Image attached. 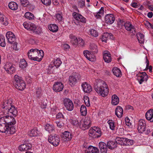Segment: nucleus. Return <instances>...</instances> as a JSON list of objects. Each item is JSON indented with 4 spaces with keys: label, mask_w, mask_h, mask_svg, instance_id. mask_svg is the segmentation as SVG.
I'll return each instance as SVG.
<instances>
[{
    "label": "nucleus",
    "mask_w": 153,
    "mask_h": 153,
    "mask_svg": "<svg viewBox=\"0 0 153 153\" xmlns=\"http://www.w3.org/2000/svg\"><path fill=\"white\" fill-rule=\"evenodd\" d=\"M95 91L103 97L107 96L109 92L108 85L104 82H99L94 86Z\"/></svg>",
    "instance_id": "obj_1"
},
{
    "label": "nucleus",
    "mask_w": 153,
    "mask_h": 153,
    "mask_svg": "<svg viewBox=\"0 0 153 153\" xmlns=\"http://www.w3.org/2000/svg\"><path fill=\"white\" fill-rule=\"evenodd\" d=\"M12 101L9 100L4 101L2 104V107L6 111L8 114L13 115L16 117L18 114V111L16 108L11 103Z\"/></svg>",
    "instance_id": "obj_2"
},
{
    "label": "nucleus",
    "mask_w": 153,
    "mask_h": 153,
    "mask_svg": "<svg viewBox=\"0 0 153 153\" xmlns=\"http://www.w3.org/2000/svg\"><path fill=\"white\" fill-rule=\"evenodd\" d=\"M13 83L14 86L17 89L22 91L26 87V84L22 78L17 75H16L14 77Z\"/></svg>",
    "instance_id": "obj_3"
},
{
    "label": "nucleus",
    "mask_w": 153,
    "mask_h": 153,
    "mask_svg": "<svg viewBox=\"0 0 153 153\" xmlns=\"http://www.w3.org/2000/svg\"><path fill=\"white\" fill-rule=\"evenodd\" d=\"M116 141L117 143L123 146L131 145L133 143V140L126 138L117 137Z\"/></svg>",
    "instance_id": "obj_4"
},
{
    "label": "nucleus",
    "mask_w": 153,
    "mask_h": 153,
    "mask_svg": "<svg viewBox=\"0 0 153 153\" xmlns=\"http://www.w3.org/2000/svg\"><path fill=\"white\" fill-rule=\"evenodd\" d=\"M49 142L53 146H58L60 141V139L57 135H50L48 139Z\"/></svg>",
    "instance_id": "obj_5"
},
{
    "label": "nucleus",
    "mask_w": 153,
    "mask_h": 153,
    "mask_svg": "<svg viewBox=\"0 0 153 153\" xmlns=\"http://www.w3.org/2000/svg\"><path fill=\"white\" fill-rule=\"evenodd\" d=\"M1 118L2 119L4 123L8 125L11 126L12 125H15L16 123L15 119L12 116H6Z\"/></svg>",
    "instance_id": "obj_6"
},
{
    "label": "nucleus",
    "mask_w": 153,
    "mask_h": 153,
    "mask_svg": "<svg viewBox=\"0 0 153 153\" xmlns=\"http://www.w3.org/2000/svg\"><path fill=\"white\" fill-rule=\"evenodd\" d=\"M62 63L60 59L59 58H57L53 62V64H50L49 65L48 69L47 72L48 73L51 74L53 72L51 71L52 68L54 66L57 68L60 66Z\"/></svg>",
    "instance_id": "obj_7"
},
{
    "label": "nucleus",
    "mask_w": 153,
    "mask_h": 153,
    "mask_svg": "<svg viewBox=\"0 0 153 153\" xmlns=\"http://www.w3.org/2000/svg\"><path fill=\"white\" fill-rule=\"evenodd\" d=\"M80 75L78 74L74 76H69L68 79L69 84L71 86H74L76 84L77 79H80Z\"/></svg>",
    "instance_id": "obj_8"
},
{
    "label": "nucleus",
    "mask_w": 153,
    "mask_h": 153,
    "mask_svg": "<svg viewBox=\"0 0 153 153\" xmlns=\"http://www.w3.org/2000/svg\"><path fill=\"white\" fill-rule=\"evenodd\" d=\"M38 49H31L28 52L27 55L28 58L31 60L37 61V54Z\"/></svg>",
    "instance_id": "obj_9"
},
{
    "label": "nucleus",
    "mask_w": 153,
    "mask_h": 153,
    "mask_svg": "<svg viewBox=\"0 0 153 153\" xmlns=\"http://www.w3.org/2000/svg\"><path fill=\"white\" fill-rule=\"evenodd\" d=\"M148 78V76L145 72H142L137 75V79L140 84L144 81H146Z\"/></svg>",
    "instance_id": "obj_10"
},
{
    "label": "nucleus",
    "mask_w": 153,
    "mask_h": 153,
    "mask_svg": "<svg viewBox=\"0 0 153 153\" xmlns=\"http://www.w3.org/2000/svg\"><path fill=\"white\" fill-rule=\"evenodd\" d=\"M4 68L7 73L9 74H13L16 71V69L13 65L10 63L6 64L5 65Z\"/></svg>",
    "instance_id": "obj_11"
},
{
    "label": "nucleus",
    "mask_w": 153,
    "mask_h": 153,
    "mask_svg": "<svg viewBox=\"0 0 153 153\" xmlns=\"http://www.w3.org/2000/svg\"><path fill=\"white\" fill-rule=\"evenodd\" d=\"M124 26L126 30L130 32L133 35L135 34L136 33V29L131 23L126 22L125 23Z\"/></svg>",
    "instance_id": "obj_12"
},
{
    "label": "nucleus",
    "mask_w": 153,
    "mask_h": 153,
    "mask_svg": "<svg viewBox=\"0 0 153 153\" xmlns=\"http://www.w3.org/2000/svg\"><path fill=\"white\" fill-rule=\"evenodd\" d=\"M64 104L66 109L69 111H71L74 108V105L72 102L69 99L64 100Z\"/></svg>",
    "instance_id": "obj_13"
},
{
    "label": "nucleus",
    "mask_w": 153,
    "mask_h": 153,
    "mask_svg": "<svg viewBox=\"0 0 153 153\" xmlns=\"http://www.w3.org/2000/svg\"><path fill=\"white\" fill-rule=\"evenodd\" d=\"M146 123L144 120L141 119L139 121L137 129L139 133H142L146 130Z\"/></svg>",
    "instance_id": "obj_14"
},
{
    "label": "nucleus",
    "mask_w": 153,
    "mask_h": 153,
    "mask_svg": "<svg viewBox=\"0 0 153 153\" xmlns=\"http://www.w3.org/2000/svg\"><path fill=\"white\" fill-rule=\"evenodd\" d=\"M115 20V17L114 15L112 14H109L106 15L105 18V22L109 25L113 23Z\"/></svg>",
    "instance_id": "obj_15"
},
{
    "label": "nucleus",
    "mask_w": 153,
    "mask_h": 153,
    "mask_svg": "<svg viewBox=\"0 0 153 153\" xmlns=\"http://www.w3.org/2000/svg\"><path fill=\"white\" fill-rule=\"evenodd\" d=\"M9 127V125L4 123L2 119L0 118V132L2 133L6 132Z\"/></svg>",
    "instance_id": "obj_16"
},
{
    "label": "nucleus",
    "mask_w": 153,
    "mask_h": 153,
    "mask_svg": "<svg viewBox=\"0 0 153 153\" xmlns=\"http://www.w3.org/2000/svg\"><path fill=\"white\" fill-rule=\"evenodd\" d=\"M63 88V85L60 82H55L53 85V90L56 92H59L62 91Z\"/></svg>",
    "instance_id": "obj_17"
},
{
    "label": "nucleus",
    "mask_w": 153,
    "mask_h": 153,
    "mask_svg": "<svg viewBox=\"0 0 153 153\" xmlns=\"http://www.w3.org/2000/svg\"><path fill=\"white\" fill-rule=\"evenodd\" d=\"M6 36L8 42L10 44L13 43L15 40V36L11 32L9 31L7 32Z\"/></svg>",
    "instance_id": "obj_18"
},
{
    "label": "nucleus",
    "mask_w": 153,
    "mask_h": 153,
    "mask_svg": "<svg viewBox=\"0 0 153 153\" xmlns=\"http://www.w3.org/2000/svg\"><path fill=\"white\" fill-rule=\"evenodd\" d=\"M82 87L83 90L84 92L88 93H89L92 91L91 86L87 82H84L82 85Z\"/></svg>",
    "instance_id": "obj_19"
},
{
    "label": "nucleus",
    "mask_w": 153,
    "mask_h": 153,
    "mask_svg": "<svg viewBox=\"0 0 153 153\" xmlns=\"http://www.w3.org/2000/svg\"><path fill=\"white\" fill-rule=\"evenodd\" d=\"M83 54L86 58L90 61L92 62L95 60L94 56L89 51L87 50L84 51Z\"/></svg>",
    "instance_id": "obj_20"
},
{
    "label": "nucleus",
    "mask_w": 153,
    "mask_h": 153,
    "mask_svg": "<svg viewBox=\"0 0 153 153\" xmlns=\"http://www.w3.org/2000/svg\"><path fill=\"white\" fill-rule=\"evenodd\" d=\"M99 146L101 153H107V144L102 142H100L99 144Z\"/></svg>",
    "instance_id": "obj_21"
},
{
    "label": "nucleus",
    "mask_w": 153,
    "mask_h": 153,
    "mask_svg": "<svg viewBox=\"0 0 153 153\" xmlns=\"http://www.w3.org/2000/svg\"><path fill=\"white\" fill-rule=\"evenodd\" d=\"M111 55L108 51H104L103 54V58L105 61L108 63L111 60Z\"/></svg>",
    "instance_id": "obj_22"
},
{
    "label": "nucleus",
    "mask_w": 153,
    "mask_h": 153,
    "mask_svg": "<svg viewBox=\"0 0 153 153\" xmlns=\"http://www.w3.org/2000/svg\"><path fill=\"white\" fill-rule=\"evenodd\" d=\"M32 147L31 144L25 143L22 144L19 147V150L21 151H26L30 149Z\"/></svg>",
    "instance_id": "obj_23"
},
{
    "label": "nucleus",
    "mask_w": 153,
    "mask_h": 153,
    "mask_svg": "<svg viewBox=\"0 0 153 153\" xmlns=\"http://www.w3.org/2000/svg\"><path fill=\"white\" fill-rule=\"evenodd\" d=\"M145 116L147 120L153 122V109L148 110L146 113Z\"/></svg>",
    "instance_id": "obj_24"
},
{
    "label": "nucleus",
    "mask_w": 153,
    "mask_h": 153,
    "mask_svg": "<svg viewBox=\"0 0 153 153\" xmlns=\"http://www.w3.org/2000/svg\"><path fill=\"white\" fill-rule=\"evenodd\" d=\"M91 118L88 117L84 120V123L82 125L83 127L85 128V129H88L91 125Z\"/></svg>",
    "instance_id": "obj_25"
},
{
    "label": "nucleus",
    "mask_w": 153,
    "mask_h": 153,
    "mask_svg": "<svg viewBox=\"0 0 153 153\" xmlns=\"http://www.w3.org/2000/svg\"><path fill=\"white\" fill-rule=\"evenodd\" d=\"M85 153H99V149L95 147L91 146L85 151Z\"/></svg>",
    "instance_id": "obj_26"
},
{
    "label": "nucleus",
    "mask_w": 153,
    "mask_h": 153,
    "mask_svg": "<svg viewBox=\"0 0 153 153\" xmlns=\"http://www.w3.org/2000/svg\"><path fill=\"white\" fill-rule=\"evenodd\" d=\"M116 138L115 139V141H110L107 142V146L109 149H112L117 147V145L119 144L116 142Z\"/></svg>",
    "instance_id": "obj_27"
},
{
    "label": "nucleus",
    "mask_w": 153,
    "mask_h": 153,
    "mask_svg": "<svg viewBox=\"0 0 153 153\" xmlns=\"http://www.w3.org/2000/svg\"><path fill=\"white\" fill-rule=\"evenodd\" d=\"M62 136L63 139L65 141L70 140L72 138V137L71 134L68 131H65Z\"/></svg>",
    "instance_id": "obj_28"
},
{
    "label": "nucleus",
    "mask_w": 153,
    "mask_h": 153,
    "mask_svg": "<svg viewBox=\"0 0 153 153\" xmlns=\"http://www.w3.org/2000/svg\"><path fill=\"white\" fill-rule=\"evenodd\" d=\"M115 113L117 117L121 118L123 113V110L121 106H118L116 109Z\"/></svg>",
    "instance_id": "obj_29"
},
{
    "label": "nucleus",
    "mask_w": 153,
    "mask_h": 153,
    "mask_svg": "<svg viewBox=\"0 0 153 153\" xmlns=\"http://www.w3.org/2000/svg\"><path fill=\"white\" fill-rule=\"evenodd\" d=\"M113 36V35L111 33H108V32L105 33L102 35V41L106 42L108 39H112Z\"/></svg>",
    "instance_id": "obj_30"
},
{
    "label": "nucleus",
    "mask_w": 153,
    "mask_h": 153,
    "mask_svg": "<svg viewBox=\"0 0 153 153\" xmlns=\"http://www.w3.org/2000/svg\"><path fill=\"white\" fill-rule=\"evenodd\" d=\"M75 13V14L73 15L76 20L82 22H85V19L81 15L76 13Z\"/></svg>",
    "instance_id": "obj_31"
},
{
    "label": "nucleus",
    "mask_w": 153,
    "mask_h": 153,
    "mask_svg": "<svg viewBox=\"0 0 153 153\" xmlns=\"http://www.w3.org/2000/svg\"><path fill=\"white\" fill-rule=\"evenodd\" d=\"M112 71L114 74L117 77H120L121 75V72L120 70L117 67H114L112 69Z\"/></svg>",
    "instance_id": "obj_32"
},
{
    "label": "nucleus",
    "mask_w": 153,
    "mask_h": 153,
    "mask_svg": "<svg viewBox=\"0 0 153 153\" xmlns=\"http://www.w3.org/2000/svg\"><path fill=\"white\" fill-rule=\"evenodd\" d=\"M89 48L93 53H96L98 51L97 46L94 43H91L89 46Z\"/></svg>",
    "instance_id": "obj_33"
},
{
    "label": "nucleus",
    "mask_w": 153,
    "mask_h": 153,
    "mask_svg": "<svg viewBox=\"0 0 153 153\" xmlns=\"http://www.w3.org/2000/svg\"><path fill=\"white\" fill-rule=\"evenodd\" d=\"M8 6L10 9L13 10H16L18 9V6L16 3L12 1L9 3Z\"/></svg>",
    "instance_id": "obj_34"
},
{
    "label": "nucleus",
    "mask_w": 153,
    "mask_h": 153,
    "mask_svg": "<svg viewBox=\"0 0 153 153\" xmlns=\"http://www.w3.org/2000/svg\"><path fill=\"white\" fill-rule=\"evenodd\" d=\"M44 55V52L42 50H39L38 49L37 54V61L40 62L42 60Z\"/></svg>",
    "instance_id": "obj_35"
},
{
    "label": "nucleus",
    "mask_w": 153,
    "mask_h": 153,
    "mask_svg": "<svg viewBox=\"0 0 153 153\" xmlns=\"http://www.w3.org/2000/svg\"><path fill=\"white\" fill-rule=\"evenodd\" d=\"M45 129L50 133H51L54 130V127L53 124H47L45 126Z\"/></svg>",
    "instance_id": "obj_36"
},
{
    "label": "nucleus",
    "mask_w": 153,
    "mask_h": 153,
    "mask_svg": "<svg viewBox=\"0 0 153 153\" xmlns=\"http://www.w3.org/2000/svg\"><path fill=\"white\" fill-rule=\"evenodd\" d=\"M119 102L118 97L116 95L114 94L112 96L111 103L114 105H116Z\"/></svg>",
    "instance_id": "obj_37"
},
{
    "label": "nucleus",
    "mask_w": 153,
    "mask_h": 153,
    "mask_svg": "<svg viewBox=\"0 0 153 153\" xmlns=\"http://www.w3.org/2000/svg\"><path fill=\"white\" fill-rule=\"evenodd\" d=\"M137 38L139 42L141 44H143L145 42L144 35L139 33L137 34Z\"/></svg>",
    "instance_id": "obj_38"
},
{
    "label": "nucleus",
    "mask_w": 153,
    "mask_h": 153,
    "mask_svg": "<svg viewBox=\"0 0 153 153\" xmlns=\"http://www.w3.org/2000/svg\"><path fill=\"white\" fill-rule=\"evenodd\" d=\"M29 29L36 34H39L40 33V31L36 29V26L33 24L31 23L30 24Z\"/></svg>",
    "instance_id": "obj_39"
},
{
    "label": "nucleus",
    "mask_w": 153,
    "mask_h": 153,
    "mask_svg": "<svg viewBox=\"0 0 153 153\" xmlns=\"http://www.w3.org/2000/svg\"><path fill=\"white\" fill-rule=\"evenodd\" d=\"M49 30L53 32H57L58 29V26L55 24H51L48 27Z\"/></svg>",
    "instance_id": "obj_40"
},
{
    "label": "nucleus",
    "mask_w": 153,
    "mask_h": 153,
    "mask_svg": "<svg viewBox=\"0 0 153 153\" xmlns=\"http://www.w3.org/2000/svg\"><path fill=\"white\" fill-rule=\"evenodd\" d=\"M94 129H95V137H99L101 135V131L100 129L98 127H94Z\"/></svg>",
    "instance_id": "obj_41"
},
{
    "label": "nucleus",
    "mask_w": 153,
    "mask_h": 153,
    "mask_svg": "<svg viewBox=\"0 0 153 153\" xmlns=\"http://www.w3.org/2000/svg\"><path fill=\"white\" fill-rule=\"evenodd\" d=\"M13 125H12L11 126L9 125V127L7 129L6 131L7 133L13 134L15 133L16 131V129Z\"/></svg>",
    "instance_id": "obj_42"
},
{
    "label": "nucleus",
    "mask_w": 153,
    "mask_h": 153,
    "mask_svg": "<svg viewBox=\"0 0 153 153\" xmlns=\"http://www.w3.org/2000/svg\"><path fill=\"white\" fill-rule=\"evenodd\" d=\"M28 134L31 137L36 136L38 134V130L36 129H32L28 132Z\"/></svg>",
    "instance_id": "obj_43"
},
{
    "label": "nucleus",
    "mask_w": 153,
    "mask_h": 153,
    "mask_svg": "<svg viewBox=\"0 0 153 153\" xmlns=\"http://www.w3.org/2000/svg\"><path fill=\"white\" fill-rule=\"evenodd\" d=\"M25 17L30 20L33 19L34 18V16L33 14L30 12H27L25 15Z\"/></svg>",
    "instance_id": "obj_44"
},
{
    "label": "nucleus",
    "mask_w": 153,
    "mask_h": 153,
    "mask_svg": "<svg viewBox=\"0 0 153 153\" xmlns=\"http://www.w3.org/2000/svg\"><path fill=\"white\" fill-rule=\"evenodd\" d=\"M80 111L82 115L85 116L87 113L86 107L85 105H82L80 108Z\"/></svg>",
    "instance_id": "obj_45"
},
{
    "label": "nucleus",
    "mask_w": 153,
    "mask_h": 153,
    "mask_svg": "<svg viewBox=\"0 0 153 153\" xmlns=\"http://www.w3.org/2000/svg\"><path fill=\"white\" fill-rule=\"evenodd\" d=\"M70 38L71 39V43L73 45H77V39L74 36L71 35L70 36Z\"/></svg>",
    "instance_id": "obj_46"
},
{
    "label": "nucleus",
    "mask_w": 153,
    "mask_h": 153,
    "mask_svg": "<svg viewBox=\"0 0 153 153\" xmlns=\"http://www.w3.org/2000/svg\"><path fill=\"white\" fill-rule=\"evenodd\" d=\"M89 33L92 36L94 37H97L98 36V33L97 31L93 29H91L89 31Z\"/></svg>",
    "instance_id": "obj_47"
},
{
    "label": "nucleus",
    "mask_w": 153,
    "mask_h": 153,
    "mask_svg": "<svg viewBox=\"0 0 153 153\" xmlns=\"http://www.w3.org/2000/svg\"><path fill=\"white\" fill-rule=\"evenodd\" d=\"M5 45L4 37L2 35H0V46L4 47Z\"/></svg>",
    "instance_id": "obj_48"
},
{
    "label": "nucleus",
    "mask_w": 153,
    "mask_h": 153,
    "mask_svg": "<svg viewBox=\"0 0 153 153\" xmlns=\"http://www.w3.org/2000/svg\"><path fill=\"white\" fill-rule=\"evenodd\" d=\"M27 65V63L25 59H22L21 60L19 63L20 67L22 68H25Z\"/></svg>",
    "instance_id": "obj_49"
},
{
    "label": "nucleus",
    "mask_w": 153,
    "mask_h": 153,
    "mask_svg": "<svg viewBox=\"0 0 153 153\" xmlns=\"http://www.w3.org/2000/svg\"><path fill=\"white\" fill-rule=\"evenodd\" d=\"M146 67L145 69L144 70H147L148 69L149 70V71L150 72H152V66L150 65L149 66V61L147 59V57H146Z\"/></svg>",
    "instance_id": "obj_50"
},
{
    "label": "nucleus",
    "mask_w": 153,
    "mask_h": 153,
    "mask_svg": "<svg viewBox=\"0 0 153 153\" xmlns=\"http://www.w3.org/2000/svg\"><path fill=\"white\" fill-rule=\"evenodd\" d=\"M108 123L109 125L110 128L112 130H114L115 126L114 121L112 120H109L108 121Z\"/></svg>",
    "instance_id": "obj_51"
},
{
    "label": "nucleus",
    "mask_w": 153,
    "mask_h": 153,
    "mask_svg": "<svg viewBox=\"0 0 153 153\" xmlns=\"http://www.w3.org/2000/svg\"><path fill=\"white\" fill-rule=\"evenodd\" d=\"M72 124L76 127H79L80 126V123L77 120H72L71 121Z\"/></svg>",
    "instance_id": "obj_52"
},
{
    "label": "nucleus",
    "mask_w": 153,
    "mask_h": 153,
    "mask_svg": "<svg viewBox=\"0 0 153 153\" xmlns=\"http://www.w3.org/2000/svg\"><path fill=\"white\" fill-rule=\"evenodd\" d=\"M42 90L40 88H38L36 89V97L39 98L42 96Z\"/></svg>",
    "instance_id": "obj_53"
},
{
    "label": "nucleus",
    "mask_w": 153,
    "mask_h": 153,
    "mask_svg": "<svg viewBox=\"0 0 153 153\" xmlns=\"http://www.w3.org/2000/svg\"><path fill=\"white\" fill-rule=\"evenodd\" d=\"M56 17L59 22H63V17L61 14L59 13L57 14L56 15Z\"/></svg>",
    "instance_id": "obj_54"
},
{
    "label": "nucleus",
    "mask_w": 153,
    "mask_h": 153,
    "mask_svg": "<svg viewBox=\"0 0 153 153\" xmlns=\"http://www.w3.org/2000/svg\"><path fill=\"white\" fill-rule=\"evenodd\" d=\"M42 3L47 6H49L51 4V0H41Z\"/></svg>",
    "instance_id": "obj_55"
},
{
    "label": "nucleus",
    "mask_w": 153,
    "mask_h": 153,
    "mask_svg": "<svg viewBox=\"0 0 153 153\" xmlns=\"http://www.w3.org/2000/svg\"><path fill=\"white\" fill-rule=\"evenodd\" d=\"M79 45L81 46H83L84 45V41L81 38H79L77 39V45Z\"/></svg>",
    "instance_id": "obj_56"
},
{
    "label": "nucleus",
    "mask_w": 153,
    "mask_h": 153,
    "mask_svg": "<svg viewBox=\"0 0 153 153\" xmlns=\"http://www.w3.org/2000/svg\"><path fill=\"white\" fill-rule=\"evenodd\" d=\"M84 101L86 105L89 107L90 106V103L89 101V98L88 97H86L84 98Z\"/></svg>",
    "instance_id": "obj_57"
},
{
    "label": "nucleus",
    "mask_w": 153,
    "mask_h": 153,
    "mask_svg": "<svg viewBox=\"0 0 153 153\" xmlns=\"http://www.w3.org/2000/svg\"><path fill=\"white\" fill-rule=\"evenodd\" d=\"M95 129H94V127L92 128H91L89 130V134L95 136Z\"/></svg>",
    "instance_id": "obj_58"
},
{
    "label": "nucleus",
    "mask_w": 153,
    "mask_h": 153,
    "mask_svg": "<svg viewBox=\"0 0 153 153\" xmlns=\"http://www.w3.org/2000/svg\"><path fill=\"white\" fill-rule=\"evenodd\" d=\"M130 121V120L128 118L126 117L125 118V122L127 126H129L131 125V123Z\"/></svg>",
    "instance_id": "obj_59"
},
{
    "label": "nucleus",
    "mask_w": 153,
    "mask_h": 153,
    "mask_svg": "<svg viewBox=\"0 0 153 153\" xmlns=\"http://www.w3.org/2000/svg\"><path fill=\"white\" fill-rule=\"evenodd\" d=\"M20 2L23 6L25 7L27 4V0H20Z\"/></svg>",
    "instance_id": "obj_60"
},
{
    "label": "nucleus",
    "mask_w": 153,
    "mask_h": 153,
    "mask_svg": "<svg viewBox=\"0 0 153 153\" xmlns=\"http://www.w3.org/2000/svg\"><path fill=\"white\" fill-rule=\"evenodd\" d=\"M79 4L81 8L85 6V2L83 0H81L79 3Z\"/></svg>",
    "instance_id": "obj_61"
},
{
    "label": "nucleus",
    "mask_w": 153,
    "mask_h": 153,
    "mask_svg": "<svg viewBox=\"0 0 153 153\" xmlns=\"http://www.w3.org/2000/svg\"><path fill=\"white\" fill-rule=\"evenodd\" d=\"M23 25L25 28L27 30L29 29L30 25H29L28 23L25 22L23 23Z\"/></svg>",
    "instance_id": "obj_62"
},
{
    "label": "nucleus",
    "mask_w": 153,
    "mask_h": 153,
    "mask_svg": "<svg viewBox=\"0 0 153 153\" xmlns=\"http://www.w3.org/2000/svg\"><path fill=\"white\" fill-rule=\"evenodd\" d=\"M131 6L135 8H137L138 7L137 3L135 2H132L131 4Z\"/></svg>",
    "instance_id": "obj_63"
},
{
    "label": "nucleus",
    "mask_w": 153,
    "mask_h": 153,
    "mask_svg": "<svg viewBox=\"0 0 153 153\" xmlns=\"http://www.w3.org/2000/svg\"><path fill=\"white\" fill-rule=\"evenodd\" d=\"M55 123L56 124L57 126L59 128H60L63 126V124L61 122L56 121Z\"/></svg>",
    "instance_id": "obj_64"
}]
</instances>
